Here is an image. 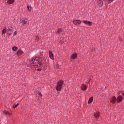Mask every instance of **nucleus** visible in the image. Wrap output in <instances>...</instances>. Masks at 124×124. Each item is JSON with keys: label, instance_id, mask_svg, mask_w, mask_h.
I'll return each mask as SVG.
<instances>
[{"label": "nucleus", "instance_id": "obj_1", "mask_svg": "<svg viewBox=\"0 0 124 124\" xmlns=\"http://www.w3.org/2000/svg\"><path fill=\"white\" fill-rule=\"evenodd\" d=\"M42 63V59L38 57H34L31 59L30 62V66L31 69H33V67H38L40 66Z\"/></svg>", "mask_w": 124, "mask_h": 124}, {"label": "nucleus", "instance_id": "obj_2", "mask_svg": "<svg viewBox=\"0 0 124 124\" xmlns=\"http://www.w3.org/2000/svg\"><path fill=\"white\" fill-rule=\"evenodd\" d=\"M62 85H63V81L62 80L58 81L57 83V86H56V89L57 91H61V89L62 88Z\"/></svg>", "mask_w": 124, "mask_h": 124}, {"label": "nucleus", "instance_id": "obj_3", "mask_svg": "<svg viewBox=\"0 0 124 124\" xmlns=\"http://www.w3.org/2000/svg\"><path fill=\"white\" fill-rule=\"evenodd\" d=\"M7 31L8 35H11V34L13 33V28L11 27H8Z\"/></svg>", "mask_w": 124, "mask_h": 124}, {"label": "nucleus", "instance_id": "obj_4", "mask_svg": "<svg viewBox=\"0 0 124 124\" xmlns=\"http://www.w3.org/2000/svg\"><path fill=\"white\" fill-rule=\"evenodd\" d=\"M21 23L23 25H26V24H29V20L27 18H24L21 21Z\"/></svg>", "mask_w": 124, "mask_h": 124}, {"label": "nucleus", "instance_id": "obj_5", "mask_svg": "<svg viewBox=\"0 0 124 124\" xmlns=\"http://www.w3.org/2000/svg\"><path fill=\"white\" fill-rule=\"evenodd\" d=\"M73 23L74 25H80L81 24V21L78 20H74L73 21Z\"/></svg>", "mask_w": 124, "mask_h": 124}, {"label": "nucleus", "instance_id": "obj_6", "mask_svg": "<svg viewBox=\"0 0 124 124\" xmlns=\"http://www.w3.org/2000/svg\"><path fill=\"white\" fill-rule=\"evenodd\" d=\"M97 4L98 6H99L100 7H102L103 5V2H102L101 0H99V1H98Z\"/></svg>", "mask_w": 124, "mask_h": 124}, {"label": "nucleus", "instance_id": "obj_7", "mask_svg": "<svg viewBox=\"0 0 124 124\" xmlns=\"http://www.w3.org/2000/svg\"><path fill=\"white\" fill-rule=\"evenodd\" d=\"M116 100L118 103L120 102H122V100H123V97L121 96L117 97Z\"/></svg>", "mask_w": 124, "mask_h": 124}, {"label": "nucleus", "instance_id": "obj_8", "mask_svg": "<svg viewBox=\"0 0 124 124\" xmlns=\"http://www.w3.org/2000/svg\"><path fill=\"white\" fill-rule=\"evenodd\" d=\"M84 24H85V25H87L88 26H92V22L90 21H88L84 20L83 21Z\"/></svg>", "mask_w": 124, "mask_h": 124}, {"label": "nucleus", "instance_id": "obj_9", "mask_svg": "<svg viewBox=\"0 0 124 124\" xmlns=\"http://www.w3.org/2000/svg\"><path fill=\"white\" fill-rule=\"evenodd\" d=\"M23 54H24V51H23V50L20 49L17 51V56H21V55H23Z\"/></svg>", "mask_w": 124, "mask_h": 124}, {"label": "nucleus", "instance_id": "obj_10", "mask_svg": "<svg viewBox=\"0 0 124 124\" xmlns=\"http://www.w3.org/2000/svg\"><path fill=\"white\" fill-rule=\"evenodd\" d=\"M49 57L51 60H54V55H53V53H52V51L49 52Z\"/></svg>", "mask_w": 124, "mask_h": 124}, {"label": "nucleus", "instance_id": "obj_11", "mask_svg": "<svg viewBox=\"0 0 124 124\" xmlns=\"http://www.w3.org/2000/svg\"><path fill=\"white\" fill-rule=\"evenodd\" d=\"M111 103H116V97H113L110 100Z\"/></svg>", "mask_w": 124, "mask_h": 124}, {"label": "nucleus", "instance_id": "obj_12", "mask_svg": "<svg viewBox=\"0 0 124 124\" xmlns=\"http://www.w3.org/2000/svg\"><path fill=\"white\" fill-rule=\"evenodd\" d=\"M81 89L82 91H86V90H87V86L85 84H82L81 85Z\"/></svg>", "mask_w": 124, "mask_h": 124}, {"label": "nucleus", "instance_id": "obj_13", "mask_svg": "<svg viewBox=\"0 0 124 124\" xmlns=\"http://www.w3.org/2000/svg\"><path fill=\"white\" fill-rule=\"evenodd\" d=\"M77 58V54L74 53L71 56V59H75Z\"/></svg>", "mask_w": 124, "mask_h": 124}, {"label": "nucleus", "instance_id": "obj_14", "mask_svg": "<svg viewBox=\"0 0 124 124\" xmlns=\"http://www.w3.org/2000/svg\"><path fill=\"white\" fill-rule=\"evenodd\" d=\"M15 0H8L7 3L8 4H12L14 2Z\"/></svg>", "mask_w": 124, "mask_h": 124}, {"label": "nucleus", "instance_id": "obj_15", "mask_svg": "<svg viewBox=\"0 0 124 124\" xmlns=\"http://www.w3.org/2000/svg\"><path fill=\"white\" fill-rule=\"evenodd\" d=\"M62 32V29L61 28L58 29V30H57V33L58 34H60V33H61Z\"/></svg>", "mask_w": 124, "mask_h": 124}, {"label": "nucleus", "instance_id": "obj_16", "mask_svg": "<svg viewBox=\"0 0 124 124\" xmlns=\"http://www.w3.org/2000/svg\"><path fill=\"white\" fill-rule=\"evenodd\" d=\"M12 50L14 52H16V51H18V47L16 46H14L12 47Z\"/></svg>", "mask_w": 124, "mask_h": 124}, {"label": "nucleus", "instance_id": "obj_17", "mask_svg": "<svg viewBox=\"0 0 124 124\" xmlns=\"http://www.w3.org/2000/svg\"><path fill=\"white\" fill-rule=\"evenodd\" d=\"M93 101V97H91L88 100V104H90V103H92V102Z\"/></svg>", "mask_w": 124, "mask_h": 124}, {"label": "nucleus", "instance_id": "obj_18", "mask_svg": "<svg viewBox=\"0 0 124 124\" xmlns=\"http://www.w3.org/2000/svg\"><path fill=\"white\" fill-rule=\"evenodd\" d=\"M4 114H5V115L6 116H10V115H11V112L5 111H4Z\"/></svg>", "mask_w": 124, "mask_h": 124}, {"label": "nucleus", "instance_id": "obj_19", "mask_svg": "<svg viewBox=\"0 0 124 124\" xmlns=\"http://www.w3.org/2000/svg\"><path fill=\"white\" fill-rule=\"evenodd\" d=\"M2 33L3 34H5L6 33V29H3L2 31Z\"/></svg>", "mask_w": 124, "mask_h": 124}, {"label": "nucleus", "instance_id": "obj_20", "mask_svg": "<svg viewBox=\"0 0 124 124\" xmlns=\"http://www.w3.org/2000/svg\"><path fill=\"white\" fill-rule=\"evenodd\" d=\"M99 116V113H96L94 114L95 118H98Z\"/></svg>", "mask_w": 124, "mask_h": 124}, {"label": "nucleus", "instance_id": "obj_21", "mask_svg": "<svg viewBox=\"0 0 124 124\" xmlns=\"http://www.w3.org/2000/svg\"><path fill=\"white\" fill-rule=\"evenodd\" d=\"M27 8L29 11H31V8L30 6H27Z\"/></svg>", "mask_w": 124, "mask_h": 124}, {"label": "nucleus", "instance_id": "obj_22", "mask_svg": "<svg viewBox=\"0 0 124 124\" xmlns=\"http://www.w3.org/2000/svg\"><path fill=\"white\" fill-rule=\"evenodd\" d=\"M18 105H19V103H18L16 105H13V108H16V107H18Z\"/></svg>", "mask_w": 124, "mask_h": 124}, {"label": "nucleus", "instance_id": "obj_23", "mask_svg": "<svg viewBox=\"0 0 124 124\" xmlns=\"http://www.w3.org/2000/svg\"><path fill=\"white\" fill-rule=\"evenodd\" d=\"M114 0H108V2L109 3H111V2H113V1H114Z\"/></svg>", "mask_w": 124, "mask_h": 124}, {"label": "nucleus", "instance_id": "obj_24", "mask_svg": "<svg viewBox=\"0 0 124 124\" xmlns=\"http://www.w3.org/2000/svg\"><path fill=\"white\" fill-rule=\"evenodd\" d=\"M17 35V31H15L13 33V36H15V35Z\"/></svg>", "mask_w": 124, "mask_h": 124}, {"label": "nucleus", "instance_id": "obj_25", "mask_svg": "<svg viewBox=\"0 0 124 124\" xmlns=\"http://www.w3.org/2000/svg\"><path fill=\"white\" fill-rule=\"evenodd\" d=\"M38 95H39V96H40V97H42V95L41 94V93H38Z\"/></svg>", "mask_w": 124, "mask_h": 124}, {"label": "nucleus", "instance_id": "obj_26", "mask_svg": "<svg viewBox=\"0 0 124 124\" xmlns=\"http://www.w3.org/2000/svg\"><path fill=\"white\" fill-rule=\"evenodd\" d=\"M56 68L57 69H60V66L59 65V64H56Z\"/></svg>", "mask_w": 124, "mask_h": 124}, {"label": "nucleus", "instance_id": "obj_27", "mask_svg": "<svg viewBox=\"0 0 124 124\" xmlns=\"http://www.w3.org/2000/svg\"><path fill=\"white\" fill-rule=\"evenodd\" d=\"M122 95H124V91H123V92H122Z\"/></svg>", "mask_w": 124, "mask_h": 124}, {"label": "nucleus", "instance_id": "obj_28", "mask_svg": "<svg viewBox=\"0 0 124 124\" xmlns=\"http://www.w3.org/2000/svg\"><path fill=\"white\" fill-rule=\"evenodd\" d=\"M36 40H38V39H39V37H36Z\"/></svg>", "mask_w": 124, "mask_h": 124}, {"label": "nucleus", "instance_id": "obj_29", "mask_svg": "<svg viewBox=\"0 0 124 124\" xmlns=\"http://www.w3.org/2000/svg\"><path fill=\"white\" fill-rule=\"evenodd\" d=\"M40 70H41V69H38V71H40Z\"/></svg>", "mask_w": 124, "mask_h": 124}, {"label": "nucleus", "instance_id": "obj_30", "mask_svg": "<svg viewBox=\"0 0 124 124\" xmlns=\"http://www.w3.org/2000/svg\"><path fill=\"white\" fill-rule=\"evenodd\" d=\"M61 43H62V42H61Z\"/></svg>", "mask_w": 124, "mask_h": 124}]
</instances>
